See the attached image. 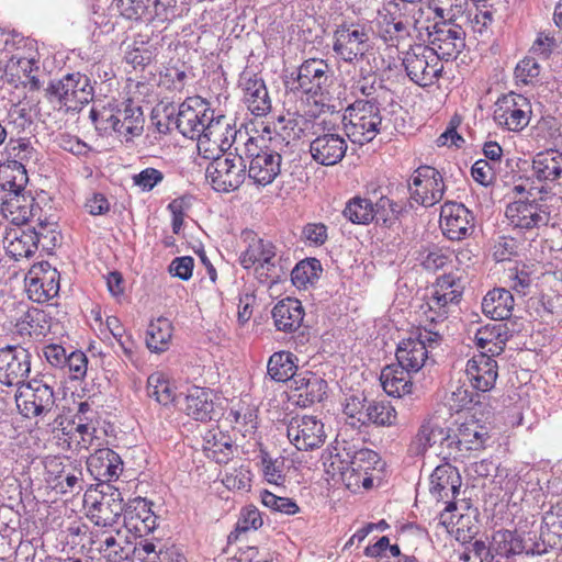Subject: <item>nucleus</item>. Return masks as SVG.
Instances as JSON below:
<instances>
[{"instance_id":"obj_59","label":"nucleus","mask_w":562,"mask_h":562,"mask_svg":"<svg viewBox=\"0 0 562 562\" xmlns=\"http://www.w3.org/2000/svg\"><path fill=\"white\" fill-rule=\"evenodd\" d=\"M417 260L422 267L428 271H437L449 262V256L442 249L434 246L423 249L418 252Z\"/></svg>"},{"instance_id":"obj_16","label":"nucleus","mask_w":562,"mask_h":562,"mask_svg":"<svg viewBox=\"0 0 562 562\" xmlns=\"http://www.w3.org/2000/svg\"><path fill=\"white\" fill-rule=\"evenodd\" d=\"M460 285L451 274H445L437 279L434 293L428 302L425 323H440L443 334L447 331L448 305L457 304L461 297Z\"/></svg>"},{"instance_id":"obj_42","label":"nucleus","mask_w":562,"mask_h":562,"mask_svg":"<svg viewBox=\"0 0 562 562\" xmlns=\"http://www.w3.org/2000/svg\"><path fill=\"white\" fill-rule=\"evenodd\" d=\"M117 114L121 121L122 134L126 140L132 139L134 136H139L144 130V112L142 106L131 99L117 105Z\"/></svg>"},{"instance_id":"obj_1","label":"nucleus","mask_w":562,"mask_h":562,"mask_svg":"<svg viewBox=\"0 0 562 562\" xmlns=\"http://www.w3.org/2000/svg\"><path fill=\"white\" fill-rule=\"evenodd\" d=\"M284 137L276 135L267 139L248 137L244 143V156L249 160L248 177L258 186H268L281 172L282 156L279 146L282 147Z\"/></svg>"},{"instance_id":"obj_6","label":"nucleus","mask_w":562,"mask_h":562,"mask_svg":"<svg viewBox=\"0 0 562 562\" xmlns=\"http://www.w3.org/2000/svg\"><path fill=\"white\" fill-rule=\"evenodd\" d=\"M335 454L329 452L330 463L327 464V459L323 456L326 472L335 476L336 474L345 477L348 473L350 476L363 472L368 474L369 470L374 469L379 462V454L368 448L357 449L353 445L346 441L342 442L341 448H335Z\"/></svg>"},{"instance_id":"obj_61","label":"nucleus","mask_w":562,"mask_h":562,"mask_svg":"<svg viewBox=\"0 0 562 562\" xmlns=\"http://www.w3.org/2000/svg\"><path fill=\"white\" fill-rule=\"evenodd\" d=\"M262 504L276 512L286 515H294L300 510L297 504L288 497H280L269 491L261 493Z\"/></svg>"},{"instance_id":"obj_10","label":"nucleus","mask_w":562,"mask_h":562,"mask_svg":"<svg viewBox=\"0 0 562 562\" xmlns=\"http://www.w3.org/2000/svg\"><path fill=\"white\" fill-rule=\"evenodd\" d=\"M370 36L366 26L342 24L334 32L333 50L345 63L357 64L368 52Z\"/></svg>"},{"instance_id":"obj_38","label":"nucleus","mask_w":562,"mask_h":562,"mask_svg":"<svg viewBox=\"0 0 562 562\" xmlns=\"http://www.w3.org/2000/svg\"><path fill=\"white\" fill-rule=\"evenodd\" d=\"M87 464L92 474L108 481L116 480L123 471L121 457L110 448L95 450L88 458Z\"/></svg>"},{"instance_id":"obj_55","label":"nucleus","mask_w":562,"mask_h":562,"mask_svg":"<svg viewBox=\"0 0 562 562\" xmlns=\"http://www.w3.org/2000/svg\"><path fill=\"white\" fill-rule=\"evenodd\" d=\"M562 532V502L551 506L549 510L543 514L542 526L540 532V541L547 549L548 539L552 540L551 536H560Z\"/></svg>"},{"instance_id":"obj_30","label":"nucleus","mask_w":562,"mask_h":562,"mask_svg":"<svg viewBox=\"0 0 562 562\" xmlns=\"http://www.w3.org/2000/svg\"><path fill=\"white\" fill-rule=\"evenodd\" d=\"M4 69H7L8 82L14 87L22 85L23 87H29L32 91L41 89V81L33 74L40 69L38 60L34 54L23 55L19 52L12 54Z\"/></svg>"},{"instance_id":"obj_13","label":"nucleus","mask_w":562,"mask_h":562,"mask_svg":"<svg viewBox=\"0 0 562 562\" xmlns=\"http://www.w3.org/2000/svg\"><path fill=\"white\" fill-rule=\"evenodd\" d=\"M408 190L414 202L428 207L441 201L446 186L441 173L436 168L420 166L412 175Z\"/></svg>"},{"instance_id":"obj_9","label":"nucleus","mask_w":562,"mask_h":562,"mask_svg":"<svg viewBox=\"0 0 562 562\" xmlns=\"http://www.w3.org/2000/svg\"><path fill=\"white\" fill-rule=\"evenodd\" d=\"M15 402L25 418L46 415L55 406L54 390L43 380L33 379L18 387Z\"/></svg>"},{"instance_id":"obj_22","label":"nucleus","mask_w":562,"mask_h":562,"mask_svg":"<svg viewBox=\"0 0 562 562\" xmlns=\"http://www.w3.org/2000/svg\"><path fill=\"white\" fill-rule=\"evenodd\" d=\"M461 483L459 470L449 462H445L432 471L429 492L438 502L446 504V512L451 513L457 509L454 499L460 493Z\"/></svg>"},{"instance_id":"obj_29","label":"nucleus","mask_w":562,"mask_h":562,"mask_svg":"<svg viewBox=\"0 0 562 562\" xmlns=\"http://www.w3.org/2000/svg\"><path fill=\"white\" fill-rule=\"evenodd\" d=\"M327 386V382L323 378L306 371L293 378V382L290 385L291 398L300 407H308L324 400Z\"/></svg>"},{"instance_id":"obj_46","label":"nucleus","mask_w":562,"mask_h":562,"mask_svg":"<svg viewBox=\"0 0 562 562\" xmlns=\"http://www.w3.org/2000/svg\"><path fill=\"white\" fill-rule=\"evenodd\" d=\"M363 417V426L391 427L396 424L397 413L390 402L373 400L368 402Z\"/></svg>"},{"instance_id":"obj_48","label":"nucleus","mask_w":562,"mask_h":562,"mask_svg":"<svg viewBox=\"0 0 562 562\" xmlns=\"http://www.w3.org/2000/svg\"><path fill=\"white\" fill-rule=\"evenodd\" d=\"M204 450L209 458L217 463H227L234 456V447L229 436L222 431H209L204 437Z\"/></svg>"},{"instance_id":"obj_40","label":"nucleus","mask_w":562,"mask_h":562,"mask_svg":"<svg viewBox=\"0 0 562 562\" xmlns=\"http://www.w3.org/2000/svg\"><path fill=\"white\" fill-rule=\"evenodd\" d=\"M514 296L510 291L497 288L488 291L483 299V313L494 321H504L512 316Z\"/></svg>"},{"instance_id":"obj_64","label":"nucleus","mask_w":562,"mask_h":562,"mask_svg":"<svg viewBox=\"0 0 562 562\" xmlns=\"http://www.w3.org/2000/svg\"><path fill=\"white\" fill-rule=\"evenodd\" d=\"M463 560L465 562H502L494 559L492 544L487 547L485 542L481 540H475L467 547L463 553Z\"/></svg>"},{"instance_id":"obj_7","label":"nucleus","mask_w":562,"mask_h":562,"mask_svg":"<svg viewBox=\"0 0 562 562\" xmlns=\"http://www.w3.org/2000/svg\"><path fill=\"white\" fill-rule=\"evenodd\" d=\"M402 65L409 80L423 88L432 86L443 69L436 53L420 44L403 53Z\"/></svg>"},{"instance_id":"obj_17","label":"nucleus","mask_w":562,"mask_h":562,"mask_svg":"<svg viewBox=\"0 0 562 562\" xmlns=\"http://www.w3.org/2000/svg\"><path fill=\"white\" fill-rule=\"evenodd\" d=\"M239 260L245 269L258 263L256 271L261 281V278L265 277L273 283L279 278L277 273V247L270 240L254 237L247 249L241 252Z\"/></svg>"},{"instance_id":"obj_44","label":"nucleus","mask_w":562,"mask_h":562,"mask_svg":"<svg viewBox=\"0 0 562 562\" xmlns=\"http://www.w3.org/2000/svg\"><path fill=\"white\" fill-rule=\"evenodd\" d=\"M68 82V102L69 108H78L88 104L93 99V87L90 78L80 72L66 75Z\"/></svg>"},{"instance_id":"obj_12","label":"nucleus","mask_w":562,"mask_h":562,"mask_svg":"<svg viewBox=\"0 0 562 562\" xmlns=\"http://www.w3.org/2000/svg\"><path fill=\"white\" fill-rule=\"evenodd\" d=\"M214 110L201 98H188L179 105L176 127L187 138H203Z\"/></svg>"},{"instance_id":"obj_21","label":"nucleus","mask_w":562,"mask_h":562,"mask_svg":"<svg viewBox=\"0 0 562 562\" xmlns=\"http://www.w3.org/2000/svg\"><path fill=\"white\" fill-rule=\"evenodd\" d=\"M203 138L199 139V151L205 158L215 156V151L226 153L235 143L237 131L225 115H212Z\"/></svg>"},{"instance_id":"obj_47","label":"nucleus","mask_w":562,"mask_h":562,"mask_svg":"<svg viewBox=\"0 0 562 562\" xmlns=\"http://www.w3.org/2000/svg\"><path fill=\"white\" fill-rule=\"evenodd\" d=\"M172 337V325L168 318L159 317L151 321L146 331V346L154 352H164L169 348Z\"/></svg>"},{"instance_id":"obj_3","label":"nucleus","mask_w":562,"mask_h":562,"mask_svg":"<svg viewBox=\"0 0 562 562\" xmlns=\"http://www.w3.org/2000/svg\"><path fill=\"white\" fill-rule=\"evenodd\" d=\"M443 336L440 323H425L398 344L395 353L397 364L408 372H418L428 359V353L441 344Z\"/></svg>"},{"instance_id":"obj_34","label":"nucleus","mask_w":562,"mask_h":562,"mask_svg":"<svg viewBox=\"0 0 562 562\" xmlns=\"http://www.w3.org/2000/svg\"><path fill=\"white\" fill-rule=\"evenodd\" d=\"M447 428L439 416L432 415L426 418L408 446L409 456H424L430 447L440 445Z\"/></svg>"},{"instance_id":"obj_2","label":"nucleus","mask_w":562,"mask_h":562,"mask_svg":"<svg viewBox=\"0 0 562 562\" xmlns=\"http://www.w3.org/2000/svg\"><path fill=\"white\" fill-rule=\"evenodd\" d=\"M27 182L25 166L20 161H9L8 165L0 167V188L7 192L2 210L12 215L18 213L13 217L14 221H31L40 211L38 205H34V198L25 192Z\"/></svg>"},{"instance_id":"obj_35","label":"nucleus","mask_w":562,"mask_h":562,"mask_svg":"<svg viewBox=\"0 0 562 562\" xmlns=\"http://www.w3.org/2000/svg\"><path fill=\"white\" fill-rule=\"evenodd\" d=\"M117 530L115 535L108 530H93L91 531V544L95 547L103 558L109 562H122L127 560L131 554L130 542L124 539Z\"/></svg>"},{"instance_id":"obj_50","label":"nucleus","mask_w":562,"mask_h":562,"mask_svg":"<svg viewBox=\"0 0 562 562\" xmlns=\"http://www.w3.org/2000/svg\"><path fill=\"white\" fill-rule=\"evenodd\" d=\"M403 211L404 206L401 203L382 195L373 203V221L390 228L400 220Z\"/></svg>"},{"instance_id":"obj_33","label":"nucleus","mask_w":562,"mask_h":562,"mask_svg":"<svg viewBox=\"0 0 562 562\" xmlns=\"http://www.w3.org/2000/svg\"><path fill=\"white\" fill-rule=\"evenodd\" d=\"M157 517L145 498L136 497L125 504L123 525L138 537L156 529Z\"/></svg>"},{"instance_id":"obj_45","label":"nucleus","mask_w":562,"mask_h":562,"mask_svg":"<svg viewBox=\"0 0 562 562\" xmlns=\"http://www.w3.org/2000/svg\"><path fill=\"white\" fill-rule=\"evenodd\" d=\"M52 317L49 313L37 307H30L24 315L16 322L19 334L41 336L50 329Z\"/></svg>"},{"instance_id":"obj_60","label":"nucleus","mask_w":562,"mask_h":562,"mask_svg":"<svg viewBox=\"0 0 562 562\" xmlns=\"http://www.w3.org/2000/svg\"><path fill=\"white\" fill-rule=\"evenodd\" d=\"M262 471L266 480L271 484L280 485L284 481L283 460L272 459L265 450H260Z\"/></svg>"},{"instance_id":"obj_11","label":"nucleus","mask_w":562,"mask_h":562,"mask_svg":"<svg viewBox=\"0 0 562 562\" xmlns=\"http://www.w3.org/2000/svg\"><path fill=\"white\" fill-rule=\"evenodd\" d=\"M429 48L441 59H456L465 47V32L451 20L435 22L427 27Z\"/></svg>"},{"instance_id":"obj_57","label":"nucleus","mask_w":562,"mask_h":562,"mask_svg":"<svg viewBox=\"0 0 562 562\" xmlns=\"http://www.w3.org/2000/svg\"><path fill=\"white\" fill-rule=\"evenodd\" d=\"M394 7L398 10L400 15L405 18L409 27L415 31L420 32L422 30H426L429 27L431 30V25H426L424 23V16L429 12V8L425 10L422 5L416 3H395Z\"/></svg>"},{"instance_id":"obj_37","label":"nucleus","mask_w":562,"mask_h":562,"mask_svg":"<svg viewBox=\"0 0 562 562\" xmlns=\"http://www.w3.org/2000/svg\"><path fill=\"white\" fill-rule=\"evenodd\" d=\"M272 318L278 330L292 333L302 325L304 310L299 300L286 297L274 305Z\"/></svg>"},{"instance_id":"obj_19","label":"nucleus","mask_w":562,"mask_h":562,"mask_svg":"<svg viewBox=\"0 0 562 562\" xmlns=\"http://www.w3.org/2000/svg\"><path fill=\"white\" fill-rule=\"evenodd\" d=\"M31 371V353L21 346L0 348V383L20 386Z\"/></svg>"},{"instance_id":"obj_39","label":"nucleus","mask_w":562,"mask_h":562,"mask_svg":"<svg viewBox=\"0 0 562 562\" xmlns=\"http://www.w3.org/2000/svg\"><path fill=\"white\" fill-rule=\"evenodd\" d=\"M411 373L397 363L389 364L381 371V385L390 396L402 397L412 392Z\"/></svg>"},{"instance_id":"obj_24","label":"nucleus","mask_w":562,"mask_h":562,"mask_svg":"<svg viewBox=\"0 0 562 562\" xmlns=\"http://www.w3.org/2000/svg\"><path fill=\"white\" fill-rule=\"evenodd\" d=\"M60 274L47 261L34 265L26 278L29 297L37 303H44L55 297L59 292Z\"/></svg>"},{"instance_id":"obj_54","label":"nucleus","mask_w":562,"mask_h":562,"mask_svg":"<svg viewBox=\"0 0 562 562\" xmlns=\"http://www.w3.org/2000/svg\"><path fill=\"white\" fill-rule=\"evenodd\" d=\"M322 272L319 260L310 258L300 261L291 272V280L296 288H305L317 280Z\"/></svg>"},{"instance_id":"obj_4","label":"nucleus","mask_w":562,"mask_h":562,"mask_svg":"<svg viewBox=\"0 0 562 562\" xmlns=\"http://www.w3.org/2000/svg\"><path fill=\"white\" fill-rule=\"evenodd\" d=\"M341 127L327 119H318L312 126L314 138L310 143V154L313 160L329 167L340 162L346 156L348 143L340 133Z\"/></svg>"},{"instance_id":"obj_28","label":"nucleus","mask_w":562,"mask_h":562,"mask_svg":"<svg viewBox=\"0 0 562 562\" xmlns=\"http://www.w3.org/2000/svg\"><path fill=\"white\" fill-rule=\"evenodd\" d=\"M526 200H517L509 203L506 207L505 215L509 223L517 228L531 229L546 226L549 221V214L542 210V205L533 201H528L532 196L530 191L527 192Z\"/></svg>"},{"instance_id":"obj_8","label":"nucleus","mask_w":562,"mask_h":562,"mask_svg":"<svg viewBox=\"0 0 562 562\" xmlns=\"http://www.w3.org/2000/svg\"><path fill=\"white\" fill-rule=\"evenodd\" d=\"M205 170V177L218 192L237 190L246 179V164L241 155L213 156Z\"/></svg>"},{"instance_id":"obj_53","label":"nucleus","mask_w":562,"mask_h":562,"mask_svg":"<svg viewBox=\"0 0 562 562\" xmlns=\"http://www.w3.org/2000/svg\"><path fill=\"white\" fill-rule=\"evenodd\" d=\"M459 443H463L465 451L481 450L490 438L484 427L475 422L464 423L458 428Z\"/></svg>"},{"instance_id":"obj_14","label":"nucleus","mask_w":562,"mask_h":562,"mask_svg":"<svg viewBox=\"0 0 562 562\" xmlns=\"http://www.w3.org/2000/svg\"><path fill=\"white\" fill-rule=\"evenodd\" d=\"M530 114L531 105L528 99L510 92L498 98L493 119L497 125L512 132H519L529 124Z\"/></svg>"},{"instance_id":"obj_58","label":"nucleus","mask_w":562,"mask_h":562,"mask_svg":"<svg viewBox=\"0 0 562 562\" xmlns=\"http://www.w3.org/2000/svg\"><path fill=\"white\" fill-rule=\"evenodd\" d=\"M261 526L262 517L259 509L254 505L246 506L241 509L236 528L228 536V540L231 541L233 537L237 538L235 533L246 532L250 529L257 530Z\"/></svg>"},{"instance_id":"obj_15","label":"nucleus","mask_w":562,"mask_h":562,"mask_svg":"<svg viewBox=\"0 0 562 562\" xmlns=\"http://www.w3.org/2000/svg\"><path fill=\"white\" fill-rule=\"evenodd\" d=\"M331 70L327 61L318 58L304 60L297 68L292 91L310 97L323 95L330 82Z\"/></svg>"},{"instance_id":"obj_49","label":"nucleus","mask_w":562,"mask_h":562,"mask_svg":"<svg viewBox=\"0 0 562 562\" xmlns=\"http://www.w3.org/2000/svg\"><path fill=\"white\" fill-rule=\"evenodd\" d=\"M35 144H37V140L31 137L10 138L5 149L9 156L13 158L12 161H20L22 166H25L30 162L36 164L40 160V153L34 146Z\"/></svg>"},{"instance_id":"obj_25","label":"nucleus","mask_w":562,"mask_h":562,"mask_svg":"<svg viewBox=\"0 0 562 562\" xmlns=\"http://www.w3.org/2000/svg\"><path fill=\"white\" fill-rule=\"evenodd\" d=\"M440 228L450 240H462L474 231L473 213L462 203L446 202L440 211Z\"/></svg>"},{"instance_id":"obj_31","label":"nucleus","mask_w":562,"mask_h":562,"mask_svg":"<svg viewBox=\"0 0 562 562\" xmlns=\"http://www.w3.org/2000/svg\"><path fill=\"white\" fill-rule=\"evenodd\" d=\"M45 469L54 488L64 494L81 491L82 472L72 461L55 457L46 462Z\"/></svg>"},{"instance_id":"obj_26","label":"nucleus","mask_w":562,"mask_h":562,"mask_svg":"<svg viewBox=\"0 0 562 562\" xmlns=\"http://www.w3.org/2000/svg\"><path fill=\"white\" fill-rule=\"evenodd\" d=\"M125 504L119 488L105 485L89 508L88 517L98 527H113L121 516H124Z\"/></svg>"},{"instance_id":"obj_32","label":"nucleus","mask_w":562,"mask_h":562,"mask_svg":"<svg viewBox=\"0 0 562 562\" xmlns=\"http://www.w3.org/2000/svg\"><path fill=\"white\" fill-rule=\"evenodd\" d=\"M497 362L484 352L475 355L467 362L465 373L473 389L488 392L498 376Z\"/></svg>"},{"instance_id":"obj_27","label":"nucleus","mask_w":562,"mask_h":562,"mask_svg":"<svg viewBox=\"0 0 562 562\" xmlns=\"http://www.w3.org/2000/svg\"><path fill=\"white\" fill-rule=\"evenodd\" d=\"M238 86L243 91V101L251 114L265 116L271 111V99L261 77L244 70L239 76Z\"/></svg>"},{"instance_id":"obj_18","label":"nucleus","mask_w":562,"mask_h":562,"mask_svg":"<svg viewBox=\"0 0 562 562\" xmlns=\"http://www.w3.org/2000/svg\"><path fill=\"white\" fill-rule=\"evenodd\" d=\"M38 220L40 231L35 228L23 229L21 227L11 228L4 236V244L7 254L19 260L21 258H30L37 250V245L41 237H45L44 232L50 227L47 232L54 234L56 231L53 228L56 226L55 223H50L47 220Z\"/></svg>"},{"instance_id":"obj_63","label":"nucleus","mask_w":562,"mask_h":562,"mask_svg":"<svg viewBox=\"0 0 562 562\" xmlns=\"http://www.w3.org/2000/svg\"><path fill=\"white\" fill-rule=\"evenodd\" d=\"M164 173L156 168H145L140 172L132 177L133 184L138 187L143 192L151 191L157 184L164 180Z\"/></svg>"},{"instance_id":"obj_51","label":"nucleus","mask_w":562,"mask_h":562,"mask_svg":"<svg viewBox=\"0 0 562 562\" xmlns=\"http://www.w3.org/2000/svg\"><path fill=\"white\" fill-rule=\"evenodd\" d=\"M147 395L162 405H168L176 398V392L164 372L151 373L147 379Z\"/></svg>"},{"instance_id":"obj_5","label":"nucleus","mask_w":562,"mask_h":562,"mask_svg":"<svg viewBox=\"0 0 562 562\" xmlns=\"http://www.w3.org/2000/svg\"><path fill=\"white\" fill-rule=\"evenodd\" d=\"M350 134L352 142L359 144L369 143L381 132L389 130L381 113L379 103L374 100H356L348 106Z\"/></svg>"},{"instance_id":"obj_43","label":"nucleus","mask_w":562,"mask_h":562,"mask_svg":"<svg viewBox=\"0 0 562 562\" xmlns=\"http://www.w3.org/2000/svg\"><path fill=\"white\" fill-rule=\"evenodd\" d=\"M297 357L290 351H278L270 356L267 363V373L276 382H293L297 376Z\"/></svg>"},{"instance_id":"obj_41","label":"nucleus","mask_w":562,"mask_h":562,"mask_svg":"<svg viewBox=\"0 0 562 562\" xmlns=\"http://www.w3.org/2000/svg\"><path fill=\"white\" fill-rule=\"evenodd\" d=\"M532 169L539 181L554 182L562 178V151L548 149L538 153Z\"/></svg>"},{"instance_id":"obj_52","label":"nucleus","mask_w":562,"mask_h":562,"mask_svg":"<svg viewBox=\"0 0 562 562\" xmlns=\"http://www.w3.org/2000/svg\"><path fill=\"white\" fill-rule=\"evenodd\" d=\"M342 215L352 224L368 225L373 222V202L355 196L346 203Z\"/></svg>"},{"instance_id":"obj_62","label":"nucleus","mask_w":562,"mask_h":562,"mask_svg":"<svg viewBox=\"0 0 562 562\" xmlns=\"http://www.w3.org/2000/svg\"><path fill=\"white\" fill-rule=\"evenodd\" d=\"M385 35H389L391 45H398L400 42L407 40L411 36V27L405 18L400 15L397 20L394 13H391V20L385 23Z\"/></svg>"},{"instance_id":"obj_20","label":"nucleus","mask_w":562,"mask_h":562,"mask_svg":"<svg viewBox=\"0 0 562 562\" xmlns=\"http://www.w3.org/2000/svg\"><path fill=\"white\" fill-rule=\"evenodd\" d=\"M492 550L495 560L510 559L525 553L526 555H541L546 553L543 543H538L535 538L527 539L516 531L498 530L493 535Z\"/></svg>"},{"instance_id":"obj_36","label":"nucleus","mask_w":562,"mask_h":562,"mask_svg":"<svg viewBox=\"0 0 562 562\" xmlns=\"http://www.w3.org/2000/svg\"><path fill=\"white\" fill-rule=\"evenodd\" d=\"M182 409L195 420L203 423L212 420L215 409L211 391L205 387L191 386L186 394Z\"/></svg>"},{"instance_id":"obj_23","label":"nucleus","mask_w":562,"mask_h":562,"mask_svg":"<svg viewBox=\"0 0 562 562\" xmlns=\"http://www.w3.org/2000/svg\"><path fill=\"white\" fill-rule=\"evenodd\" d=\"M286 431L289 440L301 451L318 449L326 439L324 424L315 416L304 415L292 418Z\"/></svg>"},{"instance_id":"obj_56","label":"nucleus","mask_w":562,"mask_h":562,"mask_svg":"<svg viewBox=\"0 0 562 562\" xmlns=\"http://www.w3.org/2000/svg\"><path fill=\"white\" fill-rule=\"evenodd\" d=\"M512 335L508 331L507 325L504 323L487 324L477 329L475 334V342L480 349H485L493 341L503 344L507 341Z\"/></svg>"}]
</instances>
